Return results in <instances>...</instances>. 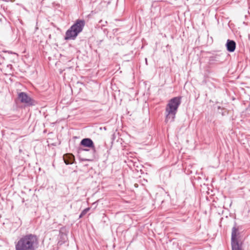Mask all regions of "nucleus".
<instances>
[{
    "label": "nucleus",
    "mask_w": 250,
    "mask_h": 250,
    "mask_svg": "<svg viewBox=\"0 0 250 250\" xmlns=\"http://www.w3.org/2000/svg\"><path fill=\"white\" fill-rule=\"evenodd\" d=\"M39 239L35 234L22 236L15 244V250H36L39 246Z\"/></svg>",
    "instance_id": "nucleus-1"
},
{
    "label": "nucleus",
    "mask_w": 250,
    "mask_h": 250,
    "mask_svg": "<svg viewBox=\"0 0 250 250\" xmlns=\"http://www.w3.org/2000/svg\"><path fill=\"white\" fill-rule=\"evenodd\" d=\"M181 104V98L174 97L169 101L166 107L165 122L171 123L174 120L177 109Z\"/></svg>",
    "instance_id": "nucleus-2"
},
{
    "label": "nucleus",
    "mask_w": 250,
    "mask_h": 250,
    "mask_svg": "<svg viewBox=\"0 0 250 250\" xmlns=\"http://www.w3.org/2000/svg\"><path fill=\"white\" fill-rule=\"evenodd\" d=\"M85 25L83 20H78L65 33V40H74L78 34L81 32Z\"/></svg>",
    "instance_id": "nucleus-3"
},
{
    "label": "nucleus",
    "mask_w": 250,
    "mask_h": 250,
    "mask_svg": "<svg viewBox=\"0 0 250 250\" xmlns=\"http://www.w3.org/2000/svg\"><path fill=\"white\" fill-rule=\"evenodd\" d=\"M18 98L20 101L28 105H32L34 104L33 101L25 93L21 92L19 94Z\"/></svg>",
    "instance_id": "nucleus-4"
},
{
    "label": "nucleus",
    "mask_w": 250,
    "mask_h": 250,
    "mask_svg": "<svg viewBox=\"0 0 250 250\" xmlns=\"http://www.w3.org/2000/svg\"><path fill=\"white\" fill-rule=\"evenodd\" d=\"M239 233L238 230L235 227H233L231 232V243L238 242Z\"/></svg>",
    "instance_id": "nucleus-5"
},
{
    "label": "nucleus",
    "mask_w": 250,
    "mask_h": 250,
    "mask_svg": "<svg viewBox=\"0 0 250 250\" xmlns=\"http://www.w3.org/2000/svg\"><path fill=\"white\" fill-rule=\"evenodd\" d=\"M226 46L227 50L230 52H233L236 48V43L234 41L228 40L227 42Z\"/></svg>",
    "instance_id": "nucleus-6"
},
{
    "label": "nucleus",
    "mask_w": 250,
    "mask_h": 250,
    "mask_svg": "<svg viewBox=\"0 0 250 250\" xmlns=\"http://www.w3.org/2000/svg\"><path fill=\"white\" fill-rule=\"evenodd\" d=\"M63 160L66 165L71 164L74 161V156L72 154H67L63 156Z\"/></svg>",
    "instance_id": "nucleus-7"
},
{
    "label": "nucleus",
    "mask_w": 250,
    "mask_h": 250,
    "mask_svg": "<svg viewBox=\"0 0 250 250\" xmlns=\"http://www.w3.org/2000/svg\"><path fill=\"white\" fill-rule=\"evenodd\" d=\"M81 144L84 146L89 147H93V143L90 139H83L82 140Z\"/></svg>",
    "instance_id": "nucleus-8"
},
{
    "label": "nucleus",
    "mask_w": 250,
    "mask_h": 250,
    "mask_svg": "<svg viewBox=\"0 0 250 250\" xmlns=\"http://www.w3.org/2000/svg\"><path fill=\"white\" fill-rule=\"evenodd\" d=\"M232 250H243L242 248V243L239 242L231 243Z\"/></svg>",
    "instance_id": "nucleus-9"
},
{
    "label": "nucleus",
    "mask_w": 250,
    "mask_h": 250,
    "mask_svg": "<svg viewBox=\"0 0 250 250\" xmlns=\"http://www.w3.org/2000/svg\"><path fill=\"white\" fill-rule=\"evenodd\" d=\"M89 209H90L89 208L84 209L81 213V214L80 215V217L81 218V217H82L89 210Z\"/></svg>",
    "instance_id": "nucleus-10"
}]
</instances>
